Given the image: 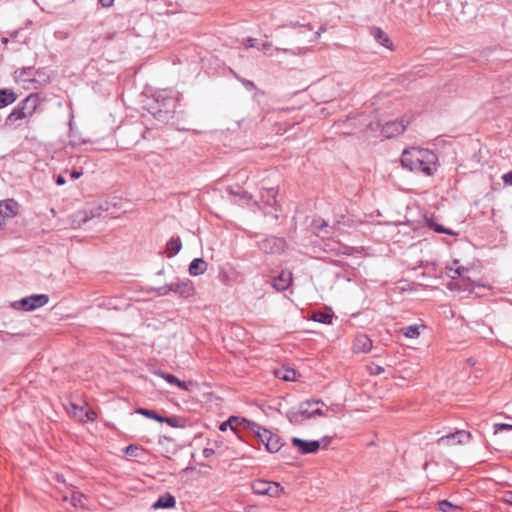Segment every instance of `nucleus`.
Wrapping results in <instances>:
<instances>
[{"label":"nucleus","instance_id":"nucleus-1","mask_svg":"<svg viewBox=\"0 0 512 512\" xmlns=\"http://www.w3.org/2000/svg\"><path fill=\"white\" fill-rule=\"evenodd\" d=\"M401 164L404 168L426 176H432L437 171V155L425 148L410 147L401 155Z\"/></svg>","mask_w":512,"mask_h":512},{"label":"nucleus","instance_id":"nucleus-2","mask_svg":"<svg viewBox=\"0 0 512 512\" xmlns=\"http://www.w3.org/2000/svg\"><path fill=\"white\" fill-rule=\"evenodd\" d=\"M39 105V98L35 94H30L22 100L6 117L4 126L8 129L16 130L29 122L35 114Z\"/></svg>","mask_w":512,"mask_h":512},{"label":"nucleus","instance_id":"nucleus-3","mask_svg":"<svg viewBox=\"0 0 512 512\" xmlns=\"http://www.w3.org/2000/svg\"><path fill=\"white\" fill-rule=\"evenodd\" d=\"M323 405L319 400H308L301 403L298 410L289 411L287 417L291 423L298 424L304 419L325 416L326 413L321 408Z\"/></svg>","mask_w":512,"mask_h":512},{"label":"nucleus","instance_id":"nucleus-4","mask_svg":"<svg viewBox=\"0 0 512 512\" xmlns=\"http://www.w3.org/2000/svg\"><path fill=\"white\" fill-rule=\"evenodd\" d=\"M49 302V296L46 294H34L12 303V307L17 310L33 311L45 306Z\"/></svg>","mask_w":512,"mask_h":512},{"label":"nucleus","instance_id":"nucleus-5","mask_svg":"<svg viewBox=\"0 0 512 512\" xmlns=\"http://www.w3.org/2000/svg\"><path fill=\"white\" fill-rule=\"evenodd\" d=\"M251 488L255 494L279 497L284 488L277 482L258 479L252 482Z\"/></svg>","mask_w":512,"mask_h":512},{"label":"nucleus","instance_id":"nucleus-6","mask_svg":"<svg viewBox=\"0 0 512 512\" xmlns=\"http://www.w3.org/2000/svg\"><path fill=\"white\" fill-rule=\"evenodd\" d=\"M37 71L33 67H24L21 69H17L14 72V79L17 83L22 84V86L26 89L34 88L36 89V79L35 76Z\"/></svg>","mask_w":512,"mask_h":512},{"label":"nucleus","instance_id":"nucleus-7","mask_svg":"<svg viewBox=\"0 0 512 512\" xmlns=\"http://www.w3.org/2000/svg\"><path fill=\"white\" fill-rule=\"evenodd\" d=\"M86 406V403H84V406L71 403L68 409V413L80 422H92L97 418V414L92 409H86Z\"/></svg>","mask_w":512,"mask_h":512},{"label":"nucleus","instance_id":"nucleus-8","mask_svg":"<svg viewBox=\"0 0 512 512\" xmlns=\"http://www.w3.org/2000/svg\"><path fill=\"white\" fill-rule=\"evenodd\" d=\"M259 249L267 254H276L282 252L286 247L283 238L269 237L258 243Z\"/></svg>","mask_w":512,"mask_h":512},{"label":"nucleus","instance_id":"nucleus-9","mask_svg":"<svg viewBox=\"0 0 512 512\" xmlns=\"http://www.w3.org/2000/svg\"><path fill=\"white\" fill-rule=\"evenodd\" d=\"M172 292L180 297L189 298L194 295L195 288L191 280L180 279L177 282L171 283Z\"/></svg>","mask_w":512,"mask_h":512},{"label":"nucleus","instance_id":"nucleus-10","mask_svg":"<svg viewBox=\"0 0 512 512\" xmlns=\"http://www.w3.org/2000/svg\"><path fill=\"white\" fill-rule=\"evenodd\" d=\"M470 438V433L464 431V430H458L454 433L445 435L440 437L437 440L438 445H455V444H462L468 441Z\"/></svg>","mask_w":512,"mask_h":512},{"label":"nucleus","instance_id":"nucleus-11","mask_svg":"<svg viewBox=\"0 0 512 512\" xmlns=\"http://www.w3.org/2000/svg\"><path fill=\"white\" fill-rule=\"evenodd\" d=\"M19 204L14 199L0 201V223L18 214Z\"/></svg>","mask_w":512,"mask_h":512},{"label":"nucleus","instance_id":"nucleus-12","mask_svg":"<svg viewBox=\"0 0 512 512\" xmlns=\"http://www.w3.org/2000/svg\"><path fill=\"white\" fill-rule=\"evenodd\" d=\"M406 130L404 120H395L385 123L382 127V133L386 138H392L402 134Z\"/></svg>","mask_w":512,"mask_h":512},{"label":"nucleus","instance_id":"nucleus-13","mask_svg":"<svg viewBox=\"0 0 512 512\" xmlns=\"http://www.w3.org/2000/svg\"><path fill=\"white\" fill-rule=\"evenodd\" d=\"M150 372L155 376L163 378L165 381H167L171 385H175L178 388L185 390V391L189 390V384L187 382L179 380L176 376H174L172 374L163 372L158 369H150Z\"/></svg>","mask_w":512,"mask_h":512},{"label":"nucleus","instance_id":"nucleus-14","mask_svg":"<svg viewBox=\"0 0 512 512\" xmlns=\"http://www.w3.org/2000/svg\"><path fill=\"white\" fill-rule=\"evenodd\" d=\"M292 444L298 447L302 454L315 453L320 447L318 441L302 440L296 437L292 439Z\"/></svg>","mask_w":512,"mask_h":512},{"label":"nucleus","instance_id":"nucleus-15","mask_svg":"<svg viewBox=\"0 0 512 512\" xmlns=\"http://www.w3.org/2000/svg\"><path fill=\"white\" fill-rule=\"evenodd\" d=\"M292 282V272L288 270L282 271L277 277L273 279V287L277 291H284L288 289Z\"/></svg>","mask_w":512,"mask_h":512},{"label":"nucleus","instance_id":"nucleus-16","mask_svg":"<svg viewBox=\"0 0 512 512\" xmlns=\"http://www.w3.org/2000/svg\"><path fill=\"white\" fill-rule=\"evenodd\" d=\"M372 348V341L366 335H359L355 338L353 344V351L355 353H367Z\"/></svg>","mask_w":512,"mask_h":512},{"label":"nucleus","instance_id":"nucleus-17","mask_svg":"<svg viewBox=\"0 0 512 512\" xmlns=\"http://www.w3.org/2000/svg\"><path fill=\"white\" fill-rule=\"evenodd\" d=\"M242 421L246 423L248 428H250L256 434L261 443L266 446L268 435H271L272 432L247 419H243Z\"/></svg>","mask_w":512,"mask_h":512},{"label":"nucleus","instance_id":"nucleus-18","mask_svg":"<svg viewBox=\"0 0 512 512\" xmlns=\"http://www.w3.org/2000/svg\"><path fill=\"white\" fill-rule=\"evenodd\" d=\"M207 262L202 258H195L189 265V273L192 276H199L206 272Z\"/></svg>","mask_w":512,"mask_h":512},{"label":"nucleus","instance_id":"nucleus-19","mask_svg":"<svg viewBox=\"0 0 512 512\" xmlns=\"http://www.w3.org/2000/svg\"><path fill=\"white\" fill-rule=\"evenodd\" d=\"M176 505V500L173 495L166 493L160 496L157 501L152 505L153 509L160 508H173Z\"/></svg>","mask_w":512,"mask_h":512},{"label":"nucleus","instance_id":"nucleus-20","mask_svg":"<svg viewBox=\"0 0 512 512\" xmlns=\"http://www.w3.org/2000/svg\"><path fill=\"white\" fill-rule=\"evenodd\" d=\"M370 33L373 36V38L380 45H382L386 48H390V44H391L390 39H389L388 35L381 28L373 27V28H371Z\"/></svg>","mask_w":512,"mask_h":512},{"label":"nucleus","instance_id":"nucleus-21","mask_svg":"<svg viewBox=\"0 0 512 512\" xmlns=\"http://www.w3.org/2000/svg\"><path fill=\"white\" fill-rule=\"evenodd\" d=\"M85 496L77 491H72L71 496H64L63 501H69L75 508H82L85 506Z\"/></svg>","mask_w":512,"mask_h":512},{"label":"nucleus","instance_id":"nucleus-22","mask_svg":"<svg viewBox=\"0 0 512 512\" xmlns=\"http://www.w3.org/2000/svg\"><path fill=\"white\" fill-rule=\"evenodd\" d=\"M182 248L180 237H172L166 244L168 257L175 256Z\"/></svg>","mask_w":512,"mask_h":512},{"label":"nucleus","instance_id":"nucleus-23","mask_svg":"<svg viewBox=\"0 0 512 512\" xmlns=\"http://www.w3.org/2000/svg\"><path fill=\"white\" fill-rule=\"evenodd\" d=\"M17 99L16 94L12 90H0V109L12 104Z\"/></svg>","mask_w":512,"mask_h":512},{"label":"nucleus","instance_id":"nucleus-24","mask_svg":"<svg viewBox=\"0 0 512 512\" xmlns=\"http://www.w3.org/2000/svg\"><path fill=\"white\" fill-rule=\"evenodd\" d=\"M333 318V312L331 309H328L326 311H317L314 312L312 315V319L316 322L323 323V324H331Z\"/></svg>","mask_w":512,"mask_h":512},{"label":"nucleus","instance_id":"nucleus-25","mask_svg":"<svg viewBox=\"0 0 512 512\" xmlns=\"http://www.w3.org/2000/svg\"><path fill=\"white\" fill-rule=\"evenodd\" d=\"M282 447L281 439L278 435L271 433L268 435V439L266 442V449L271 453H276Z\"/></svg>","mask_w":512,"mask_h":512},{"label":"nucleus","instance_id":"nucleus-26","mask_svg":"<svg viewBox=\"0 0 512 512\" xmlns=\"http://www.w3.org/2000/svg\"><path fill=\"white\" fill-rule=\"evenodd\" d=\"M275 376L284 381H295L297 372L292 368H281L275 371Z\"/></svg>","mask_w":512,"mask_h":512},{"label":"nucleus","instance_id":"nucleus-27","mask_svg":"<svg viewBox=\"0 0 512 512\" xmlns=\"http://www.w3.org/2000/svg\"><path fill=\"white\" fill-rule=\"evenodd\" d=\"M441 512H462V507L451 503L448 500H442L438 503Z\"/></svg>","mask_w":512,"mask_h":512},{"label":"nucleus","instance_id":"nucleus-28","mask_svg":"<svg viewBox=\"0 0 512 512\" xmlns=\"http://www.w3.org/2000/svg\"><path fill=\"white\" fill-rule=\"evenodd\" d=\"M467 270V268L459 264L458 260H455L452 266L449 267V271L453 273L450 275L452 279H456V277H462L464 272H466Z\"/></svg>","mask_w":512,"mask_h":512},{"label":"nucleus","instance_id":"nucleus-29","mask_svg":"<svg viewBox=\"0 0 512 512\" xmlns=\"http://www.w3.org/2000/svg\"><path fill=\"white\" fill-rule=\"evenodd\" d=\"M420 328L419 325H410L405 328H402V333L407 338H418L420 336Z\"/></svg>","mask_w":512,"mask_h":512},{"label":"nucleus","instance_id":"nucleus-30","mask_svg":"<svg viewBox=\"0 0 512 512\" xmlns=\"http://www.w3.org/2000/svg\"><path fill=\"white\" fill-rule=\"evenodd\" d=\"M136 413H138L140 415H143V416H145L147 418L153 419V420H155L157 422L162 423L163 416L159 415L154 410H149V409H145V408H138L136 410Z\"/></svg>","mask_w":512,"mask_h":512},{"label":"nucleus","instance_id":"nucleus-31","mask_svg":"<svg viewBox=\"0 0 512 512\" xmlns=\"http://www.w3.org/2000/svg\"><path fill=\"white\" fill-rule=\"evenodd\" d=\"M313 226L318 234L328 235L330 232L327 230L328 224L323 219L314 220Z\"/></svg>","mask_w":512,"mask_h":512},{"label":"nucleus","instance_id":"nucleus-32","mask_svg":"<svg viewBox=\"0 0 512 512\" xmlns=\"http://www.w3.org/2000/svg\"><path fill=\"white\" fill-rule=\"evenodd\" d=\"M108 207H103L102 205H99L97 207H94L90 210V216L86 214L84 221H87L88 219H92L95 217H101L103 212L107 211Z\"/></svg>","mask_w":512,"mask_h":512},{"label":"nucleus","instance_id":"nucleus-33","mask_svg":"<svg viewBox=\"0 0 512 512\" xmlns=\"http://www.w3.org/2000/svg\"><path fill=\"white\" fill-rule=\"evenodd\" d=\"M228 193L232 196H239L241 197L242 199H250L251 196L246 192V191H242L239 187H237V189H234L232 187L228 188Z\"/></svg>","mask_w":512,"mask_h":512},{"label":"nucleus","instance_id":"nucleus-34","mask_svg":"<svg viewBox=\"0 0 512 512\" xmlns=\"http://www.w3.org/2000/svg\"><path fill=\"white\" fill-rule=\"evenodd\" d=\"M139 450L140 448L136 445H128L123 449L124 453L130 457H137Z\"/></svg>","mask_w":512,"mask_h":512},{"label":"nucleus","instance_id":"nucleus-35","mask_svg":"<svg viewBox=\"0 0 512 512\" xmlns=\"http://www.w3.org/2000/svg\"><path fill=\"white\" fill-rule=\"evenodd\" d=\"M159 296H166L172 292L171 283L153 289Z\"/></svg>","mask_w":512,"mask_h":512},{"label":"nucleus","instance_id":"nucleus-36","mask_svg":"<svg viewBox=\"0 0 512 512\" xmlns=\"http://www.w3.org/2000/svg\"><path fill=\"white\" fill-rule=\"evenodd\" d=\"M368 372L371 375H380L384 372V368L382 366L371 364L367 366Z\"/></svg>","mask_w":512,"mask_h":512},{"label":"nucleus","instance_id":"nucleus-37","mask_svg":"<svg viewBox=\"0 0 512 512\" xmlns=\"http://www.w3.org/2000/svg\"><path fill=\"white\" fill-rule=\"evenodd\" d=\"M260 51H262L264 54L268 55V56H272L273 53V48H272V44L269 43V42H264L262 43L260 46L257 47Z\"/></svg>","mask_w":512,"mask_h":512},{"label":"nucleus","instance_id":"nucleus-38","mask_svg":"<svg viewBox=\"0 0 512 512\" xmlns=\"http://www.w3.org/2000/svg\"><path fill=\"white\" fill-rule=\"evenodd\" d=\"M267 194L269 199L267 200V204L269 206H273L276 204V190L274 188H270L267 190Z\"/></svg>","mask_w":512,"mask_h":512},{"label":"nucleus","instance_id":"nucleus-39","mask_svg":"<svg viewBox=\"0 0 512 512\" xmlns=\"http://www.w3.org/2000/svg\"><path fill=\"white\" fill-rule=\"evenodd\" d=\"M162 423H167L171 427H179V419L177 417H164L162 419Z\"/></svg>","mask_w":512,"mask_h":512},{"label":"nucleus","instance_id":"nucleus-40","mask_svg":"<svg viewBox=\"0 0 512 512\" xmlns=\"http://www.w3.org/2000/svg\"><path fill=\"white\" fill-rule=\"evenodd\" d=\"M239 418L236 416H231L226 422L222 423L220 425V430L225 431L227 429V426H232V423L238 422Z\"/></svg>","mask_w":512,"mask_h":512},{"label":"nucleus","instance_id":"nucleus-41","mask_svg":"<svg viewBox=\"0 0 512 512\" xmlns=\"http://www.w3.org/2000/svg\"><path fill=\"white\" fill-rule=\"evenodd\" d=\"M502 180L506 185L512 186V171L505 173L502 176Z\"/></svg>","mask_w":512,"mask_h":512},{"label":"nucleus","instance_id":"nucleus-42","mask_svg":"<svg viewBox=\"0 0 512 512\" xmlns=\"http://www.w3.org/2000/svg\"><path fill=\"white\" fill-rule=\"evenodd\" d=\"M98 1L105 8L111 7L114 3V0H98Z\"/></svg>","mask_w":512,"mask_h":512},{"label":"nucleus","instance_id":"nucleus-43","mask_svg":"<svg viewBox=\"0 0 512 512\" xmlns=\"http://www.w3.org/2000/svg\"><path fill=\"white\" fill-rule=\"evenodd\" d=\"M214 453H215V452H214V449H212V448H205V449L203 450V456H204L205 458H210Z\"/></svg>","mask_w":512,"mask_h":512},{"label":"nucleus","instance_id":"nucleus-44","mask_svg":"<svg viewBox=\"0 0 512 512\" xmlns=\"http://www.w3.org/2000/svg\"><path fill=\"white\" fill-rule=\"evenodd\" d=\"M243 84L245 85V87L248 89V90H252V89H255V84L252 82V81H249V80H243L242 81Z\"/></svg>","mask_w":512,"mask_h":512},{"label":"nucleus","instance_id":"nucleus-45","mask_svg":"<svg viewBox=\"0 0 512 512\" xmlns=\"http://www.w3.org/2000/svg\"><path fill=\"white\" fill-rule=\"evenodd\" d=\"M275 51L279 52V51H281V49L276 48V49H275ZM282 51H283V52H285V53L289 52V50H286V49H282ZM301 52H302V49H301V48H297V50H296V51H290V53H291L292 55H298V54H300Z\"/></svg>","mask_w":512,"mask_h":512},{"label":"nucleus","instance_id":"nucleus-46","mask_svg":"<svg viewBox=\"0 0 512 512\" xmlns=\"http://www.w3.org/2000/svg\"><path fill=\"white\" fill-rule=\"evenodd\" d=\"M434 230L439 232V233H445V234H451V232H449L448 230L444 229L442 226L440 225H436L434 227Z\"/></svg>","mask_w":512,"mask_h":512},{"label":"nucleus","instance_id":"nucleus-47","mask_svg":"<svg viewBox=\"0 0 512 512\" xmlns=\"http://www.w3.org/2000/svg\"><path fill=\"white\" fill-rule=\"evenodd\" d=\"M256 46V40L253 38H249L246 41V47L251 48Z\"/></svg>","mask_w":512,"mask_h":512},{"label":"nucleus","instance_id":"nucleus-48","mask_svg":"<svg viewBox=\"0 0 512 512\" xmlns=\"http://www.w3.org/2000/svg\"><path fill=\"white\" fill-rule=\"evenodd\" d=\"M243 419H244V418H242V419H240V418H239V421H238V422L232 423V426H230V427H231V429H232V430H235V429H236V427H237L238 425H240V424H243L245 427H248V426H247V424H246V423H244V422L242 421Z\"/></svg>","mask_w":512,"mask_h":512},{"label":"nucleus","instance_id":"nucleus-49","mask_svg":"<svg viewBox=\"0 0 512 512\" xmlns=\"http://www.w3.org/2000/svg\"><path fill=\"white\" fill-rule=\"evenodd\" d=\"M504 501L509 503V504H512V492H507L504 495Z\"/></svg>","mask_w":512,"mask_h":512},{"label":"nucleus","instance_id":"nucleus-50","mask_svg":"<svg viewBox=\"0 0 512 512\" xmlns=\"http://www.w3.org/2000/svg\"><path fill=\"white\" fill-rule=\"evenodd\" d=\"M56 183L58 185H64L66 183V180L62 175H58L56 178Z\"/></svg>","mask_w":512,"mask_h":512},{"label":"nucleus","instance_id":"nucleus-51","mask_svg":"<svg viewBox=\"0 0 512 512\" xmlns=\"http://www.w3.org/2000/svg\"><path fill=\"white\" fill-rule=\"evenodd\" d=\"M326 31V27L325 26H322L316 33H315V38L318 39L322 33H324Z\"/></svg>","mask_w":512,"mask_h":512},{"label":"nucleus","instance_id":"nucleus-52","mask_svg":"<svg viewBox=\"0 0 512 512\" xmlns=\"http://www.w3.org/2000/svg\"><path fill=\"white\" fill-rule=\"evenodd\" d=\"M81 175H82V173H81V172H79V171H73V172L71 173V178H73V179H77V178H79Z\"/></svg>","mask_w":512,"mask_h":512},{"label":"nucleus","instance_id":"nucleus-53","mask_svg":"<svg viewBox=\"0 0 512 512\" xmlns=\"http://www.w3.org/2000/svg\"><path fill=\"white\" fill-rule=\"evenodd\" d=\"M286 26L288 27H291V28H296V27H299L301 26L299 22H290L289 24H287Z\"/></svg>","mask_w":512,"mask_h":512},{"label":"nucleus","instance_id":"nucleus-54","mask_svg":"<svg viewBox=\"0 0 512 512\" xmlns=\"http://www.w3.org/2000/svg\"><path fill=\"white\" fill-rule=\"evenodd\" d=\"M500 427L503 429H512V425L509 424H501Z\"/></svg>","mask_w":512,"mask_h":512}]
</instances>
